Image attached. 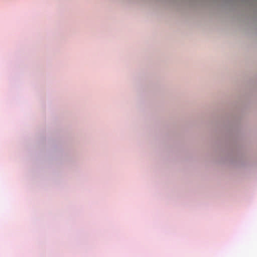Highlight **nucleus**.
I'll list each match as a JSON object with an SVG mask.
<instances>
[{
    "label": "nucleus",
    "instance_id": "obj_1",
    "mask_svg": "<svg viewBox=\"0 0 257 257\" xmlns=\"http://www.w3.org/2000/svg\"><path fill=\"white\" fill-rule=\"evenodd\" d=\"M245 154L242 146L238 142L230 147L226 160L230 163L235 165H242L245 159Z\"/></svg>",
    "mask_w": 257,
    "mask_h": 257
}]
</instances>
